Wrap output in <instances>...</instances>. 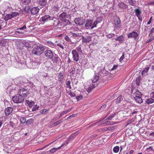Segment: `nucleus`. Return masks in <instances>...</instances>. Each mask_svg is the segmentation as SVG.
Wrapping results in <instances>:
<instances>
[{"mask_svg": "<svg viewBox=\"0 0 154 154\" xmlns=\"http://www.w3.org/2000/svg\"><path fill=\"white\" fill-rule=\"evenodd\" d=\"M149 67H146V68H144L143 69V70L142 72V75H146V74L147 73V72L149 70Z\"/></svg>", "mask_w": 154, "mask_h": 154, "instance_id": "nucleus-32", "label": "nucleus"}, {"mask_svg": "<svg viewBox=\"0 0 154 154\" xmlns=\"http://www.w3.org/2000/svg\"><path fill=\"white\" fill-rule=\"evenodd\" d=\"M47 75H48L47 74L45 73H42V75L40 76V77L41 78H42V77H47Z\"/></svg>", "mask_w": 154, "mask_h": 154, "instance_id": "nucleus-56", "label": "nucleus"}, {"mask_svg": "<svg viewBox=\"0 0 154 154\" xmlns=\"http://www.w3.org/2000/svg\"><path fill=\"white\" fill-rule=\"evenodd\" d=\"M82 95H79L76 97V99L78 101L81 99L82 98Z\"/></svg>", "mask_w": 154, "mask_h": 154, "instance_id": "nucleus-54", "label": "nucleus"}, {"mask_svg": "<svg viewBox=\"0 0 154 154\" xmlns=\"http://www.w3.org/2000/svg\"><path fill=\"white\" fill-rule=\"evenodd\" d=\"M150 96L151 98L154 100V92H152L150 94Z\"/></svg>", "mask_w": 154, "mask_h": 154, "instance_id": "nucleus-62", "label": "nucleus"}, {"mask_svg": "<svg viewBox=\"0 0 154 154\" xmlns=\"http://www.w3.org/2000/svg\"><path fill=\"white\" fill-rule=\"evenodd\" d=\"M134 99L138 103H141L143 102L142 99L139 96H135L134 98Z\"/></svg>", "mask_w": 154, "mask_h": 154, "instance_id": "nucleus-21", "label": "nucleus"}, {"mask_svg": "<svg viewBox=\"0 0 154 154\" xmlns=\"http://www.w3.org/2000/svg\"><path fill=\"white\" fill-rule=\"evenodd\" d=\"M114 25L116 28H119L121 27V20L119 17H116L115 19Z\"/></svg>", "mask_w": 154, "mask_h": 154, "instance_id": "nucleus-12", "label": "nucleus"}, {"mask_svg": "<svg viewBox=\"0 0 154 154\" xmlns=\"http://www.w3.org/2000/svg\"><path fill=\"white\" fill-rule=\"evenodd\" d=\"M71 82V81H70V80H66V88H67V89L66 90V91H67L68 89L69 90H70L72 88L71 85H70Z\"/></svg>", "mask_w": 154, "mask_h": 154, "instance_id": "nucleus-23", "label": "nucleus"}, {"mask_svg": "<svg viewBox=\"0 0 154 154\" xmlns=\"http://www.w3.org/2000/svg\"><path fill=\"white\" fill-rule=\"evenodd\" d=\"M12 18L11 14H7L5 16L4 19L5 21H8L9 20L11 19Z\"/></svg>", "mask_w": 154, "mask_h": 154, "instance_id": "nucleus-29", "label": "nucleus"}, {"mask_svg": "<svg viewBox=\"0 0 154 154\" xmlns=\"http://www.w3.org/2000/svg\"><path fill=\"white\" fill-rule=\"evenodd\" d=\"M102 20L101 17H99L94 22V26L92 27V28L96 27V25L98 23L101 22Z\"/></svg>", "mask_w": 154, "mask_h": 154, "instance_id": "nucleus-19", "label": "nucleus"}, {"mask_svg": "<svg viewBox=\"0 0 154 154\" xmlns=\"http://www.w3.org/2000/svg\"><path fill=\"white\" fill-rule=\"evenodd\" d=\"M69 140H67L65 142L60 146L58 147L57 148H54L50 150V152L51 153H53L55 152L58 149H59L61 147L63 146L64 145H66L68 143Z\"/></svg>", "mask_w": 154, "mask_h": 154, "instance_id": "nucleus-14", "label": "nucleus"}, {"mask_svg": "<svg viewBox=\"0 0 154 154\" xmlns=\"http://www.w3.org/2000/svg\"><path fill=\"white\" fill-rule=\"evenodd\" d=\"M135 11L136 15L138 17L139 20L141 21H142V18L140 14L141 12L138 9H136L135 10Z\"/></svg>", "mask_w": 154, "mask_h": 154, "instance_id": "nucleus-17", "label": "nucleus"}, {"mask_svg": "<svg viewBox=\"0 0 154 154\" xmlns=\"http://www.w3.org/2000/svg\"><path fill=\"white\" fill-rule=\"evenodd\" d=\"M140 78H137L136 79V83L137 84V85H138V84L140 82Z\"/></svg>", "mask_w": 154, "mask_h": 154, "instance_id": "nucleus-61", "label": "nucleus"}, {"mask_svg": "<svg viewBox=\"0 0 154 154\" xmlns=\"http://www.w3.org/2000/svg\"><path fill=\"white\" fill-rule=\"evenodd\" d=\"M67 18V15L65 12H63L60 14L59 16V18L60 20L62 21H64Z\"/></svg>", "mask_w": 154, "mask_h": 154, "instance_id": "nucleus-15", "label": "nucleus"}, {"mask_svg": "<svg viewBox=\"0 0 154 154\" xmlns=\"http://www.w3.org/2000/svg\"><path fill=\"white\" fill-rule=\"evenodd\" d=\"M71 111V109H69L66 110H65L62 112L60 114V116L59 117V118H60L63 115L66 114L68 112H69Z\"/></svg>", "mask_w": 154, "mask_h": 154, "instance_id": "nucleus-30", "label": "nucleus"}, {"mask_svg": "<svg viewBox=\"0 0 154 154\" xmlns=\"http://www.w3.org/2000/svg\"><path fill=\"white\" fill-rule=\"evenodd\" d=\"M16 84L19 87L18 93L23 95V97H26L29 94L27 90V87L29 86L31 84L29 82L27 79L24 77H19L15 79Z\"/></svg>", "mask_w": 154, "mask_h": 154, "instance_id": "nucleus-1", "label": "nucleus"}, {"mask_svg": "<svg viewBox=\"0 0 154 154\" xmlns=\"http://www.w3.org/2000/svg\"><path fill=\"white\" fill-rule=\"evenodd\" d=\"M62 122V120H60L59 121H58L55 122H54L53 124H52V125L54 126L55 125H57L60 124Z\"/></svg>", "mask_w": 154, "mask_h": 154, "instance_id": "nucleus-44", "label": "nucleus"}, {"mask_svg": "<svg viewBox=\"0 0 154 154\" xmlns=\"http://www.w3.org/2000/svg\"><path fill=\"white\" fill-rule=\"evenodd\" d=\"M39 107V106H38L37 105H35L34 107H33V108L32 109V111H35L36 109H38Z\"/></svg>", "mask_w": 154, "mask_h": 154, "instance_id": "nucleus-47", "label": "nucleus"}, {"mask_svg": "<svg viewBox=\"0 0 154 154\" xmlns=\"http://www.w3.org/2000/svg\"><path fill=\"white\" fill-rule=\"evenodd\" d=\"M39 9L38 7H34L32 8L30 10L31 13L33 15H35L38 12Z\"/></svg>", "mask_w": 154, "mask_h": 154, "instance_id": "nucleus-16", "label": "nucleus"}, {"mask_svg": "<svg viewBox=\"0 0 154 154\" xmlns=\"http://www.w3.org/2000/svg\"><path fill=\"white\" fill-rule=\"evenodd\" d=\"M57 46L59 47L60 48H62L63 50L64 49V47L63 45L60 43L57 44Z\"/></svg>", "mask_w": 154, "mask_h": 154, "instance_id": "nucleus-48", "label": "nucleus"}, {"mask_svg": "<svg viewBox=\"0 0 154 154\" xmlns=\"http://www.w3.org/2000/svg\"><path fill=\"white\" fill-rule=\"evenodd\" d=\"M44 48L42 46L35 45L33 48L32 50V53L35 55H40L43 53Z\"/></svg>", "mask_w": 154, "mask_h": 154, "instance_id": "nucleus-3", "label": "nucleus"}, {"mask_svg": "<svg viewBox=\"0 0 154 154\" xmlns=\"http://www.w3.org/2000/svg\"><path fill=\"white\" fill-rule=\"evenodd\" d=\"M74 22L78 25H83L85 23V20L83 19L79 18H75Z\"/></svg>", "mask_w": 154, "mask_h": 154, "instance_id": "nucleus-10", "label": "nucleus"}, {"mask_svg": "<svg viewBox=\"0 0 154 154\" xmlns=\"http://www.w3.org/2000/svg\"><path fill=\"white\" fill-rule=\"evenodd\" d=\"M63 73L62 72H60L58 76V80L59 81H61L63 79Z\"/></svg>", "mask_w": 154, "mask_h": 154, "instance_id": "nucleus-27", "label": "nucleus"}, {"mask_svg": "<svg viewBox=\"0 0 154 154\" xmlns=\"http://www.w3.org/2000/svg\"><path fill=\"white\" fill-rule=\"evenodd\" d=\"M128 3L131 6H134L135 5V3L133 0H128Z\"/></svg>", "mask_w": 154, "mask_h": 154, "instance_id": "nucleus-40", "label": "nucleus"}, {"mask_svg": "<svg viewBox=\"0 0 154 154\" xmlns=\"http://www.w3.org/2000/svg\"><path fill=\"white\" fill-rule=\"evenodd\" d=\"M31 0H21L22 3L24 5L28 4L31 2Z\"/></svg>", "mask_w": 154, "mask_h": 154, "instance_id": "nucleus-36", "label": "nucleus"}, {"mask_svg": "<svg viewBox=\"0 0 154 154\" xmlns=\"http://www.w3.org/2000/svg\"><path fill=\"white\" fill-rule=\"evenodd\" d=\"M33 120L32 119H30L29 120H28L27 121H26V123H29V124H31Z\"/></svg>", "mask_w": 154, "mask_h": 154, "instance_id": "nucleus-57", "label": "nucleus"}, {"mask_svg": "<svg viewBox=\"0 0 154 154\" xmlns=\"http://www.w3.org/2000/svg\"><path fill=\"white\" fill-rule=\"evenodd\" d=\"M115 35L113 33H110L109 34L106 35L107 37L108 38H111L113 37H114Z\"/></svg>", "mask_w": 154, "mask_h": 154, "instance_id": "nucleus-39", "label": "nucleus"}, {"mask_svg": "<svg viewBox=\"0 0 154 154\" xmlns=\"http://www.w3.org/2000/svg\"><path fill=\"white\" fill-rule=\"evenodd\" d=\"M11 15L12 17V18H14L16 17L17 16H18L20 14L17 12H12L11 14Z\"/></svg>", "mask_w": 154, "mask_h": 154, "instance_id": "nucleus-34", "label": "nucleus"}, {"mask_svg": "<svg viewBox=\"0 0 154 154\" xmlns=\"http://www.w3.org/2000/svg\"><path fill=\"white\" fill-rule=\"evenodd\" d=\"M20 121L22 124H24L26 122V119L24 117H21L20 119Z\"/></svg>", "mask_w": 154, "mask_h": 154, "instance_id": "nucleus-42", "label": "nucleus"}, {"mask_svg": "<svg viewBox=\"0 0 154 154\" xmlns=\"http://www.w3.org/2000/svg\"><path fill=\"white\" fill-rule=\"evenodd\" d=\"M115 40L119 41L120 43H122L124 40V38L122 35H121L116 38Z\"/></svg>", "mask_w": 154, "mask_h": 154, "instance_id": "nucleus-24", "label": "nucleus"}, {"mask_svg": "<svg viewBox=\"0 0 154 154\" xmlns=\"http://www.w3.org/2000/svg\"><path fill=\"white\" fill-rule=\"evenodd\" d=\"M13 109L11 107H8L5 109V113L6 116L10 115L13 111Z\"/></svg>", "mask_w": 154, "mask_h": 154, "instance_id": "nucleus-20", "label": "nucleus"}, {"mask_svg": "<svg viewBox=\"0 0 154 154\" xmlns=\"http://www.w3.org/2000/svg\"><path fill=\"white\" fill-rule=\"evenodd\" d=\"M45 55L49 59H51L54 56L53 52L51 50H46L45 51Z\"/></svg>", "mask_w": 154, "mask_h": 154, "instance_id": "nucleus-13", "label": "nucleus"}, {"mask_svg": "<svg viewBox=\"0 0 154 154\" xmlns=\"http://www.w3.org/2000/svg\"><path fill=\"white\" fill-rule=\"evenodd\" d=\"M1 11H2L5 13V12H9L12 9L10 4L7 2H4L1 5L0 8Z\"/></svg>", "mask_w": 154, "mask_h": 154, "instance_id": "nucleus-4", "label": "nucleus"}, {"mask_svg": "<svg viewBox=\"0 0 154 154\" xmlns=\"http://www.w3.org/2000/svg\"><path fill=\"white\" fill-rule=\"evenodd\" d=\"M65 39L68 42H71V39L69 38V37L67 35H65L64 37Z\"/></svg>", "mask_w": 154, "mask_h": 154, "instance_id": "nucleus-45", "label": "nucleus"}, {"mask_svg": "<svg viewBox=\"0 0 154 154\" xmlns=\"http://www.w3.org/2000/svg\"><path fill=\"white\" fill-rule=\"evenodd\" d=\"M128 38H133L134 40L136 39L138 37V35L137 33L135 31H133L127 35Z\"/></svg>", "mask_w": 154, "mask_h": 154, "instance_id": "nucleus-9", "label": "nucleus"}, {"mask_svg": "<svg viewBox=\"0 0 154 154\" xmlns=\"http://www.w3.org/2000/svg\"><path fill=\"white\" fill-rule=\"evenodd\" d=\"M39 63L35 61H31L27 64V67L29 68H35L37 67Z\"/></svg>", "mask_w": 154, "mask_h": 154, "instance_id": "nucleus-7", "label": "nucleus"}, {"mask_svg": "<svg viewBox=\"0 0 154 154\" xmlns=\"http://www.w3.org/2000/svg\"><path fill=\"white\" fill-rule=\"evenodd\" d=\"M38 4L42 6L45 5L47 2V0H39L38 1Z\"/></svg>", "mask_w": 154, "mask_h": 154, "instance_id": "nucleus-26", "label": "nucleus"}, {"mask_svg": "<svg viewBox=\"0 0 154 154\" xmlns=\"http://www.w3.org/2000/svg\"><path fill=\"white\" fill-rule=\"evenodd\" d=\"M53 58L52 61L54 63H56L58 61L59 59V57L57 56H55L54 57H53Z\"/></svg>", "mask_w": 154, "mask_h": 154, "instance_id": "nucleus-33", "label": "nucleus"}, {"mask_svg": "<svg viewBox=\"0 0 154 154\" xmlns=\"http://www.w3.org/2000/svg\"><path fill=\"white\" fill-rule=\"evenodd\" d=\"M91 40V37L90 36H88L86 37H85L83 36H82V42L84 43H88Z\"/></svg>", "mask_w": 154, "mask_h": 154, "instance_id": "nucleus-18", "label": "nucleus"}, {"mask_svg": "<svg viewBox=\"0 0 154 154\" xmlns=\"http://www.w3.org/2000/svg\"><path fill=\"white\" fill-rule=\"evenodd\" d=\"M94 23H93V21L91 20H88L86 21L85 26L87 29H89L90 28L92 29V27L94 26Z\"/></svg>", "mask_w": 154, "mask_h": 154, "instance_id": "nucleus-11", "label": "nucleus"}, {"mask_svg": "<svg viewBox=\"0 0 154 154\" xmlns=\"http://www.w3.org/2000/svg\"><path fill=\"white\" fill-rule=\"evenodd\" d=\"M99 75L98 74L94 75L92 79V83L90 85L91 86H89L88 87L87 86L85 87V88L88 92H90L94 87L97 85L96 84H94L93 83L96 82L99 79Z\"/></svg>", "mask_w": 154, "mask_h": 154, "instance_id": "nucleus-2", "label": "nucleus"}, {"mask_svg": "<svg viewBox=\"0 0 154 154\" xmlns=\"http://www.w3.org/2000/svg\"><path fill=\"white\" fill-rule=\"evenodd\" d=\"M54 18L55 17L54 16L45 15L41 17L40 19L43 22H47L50 20H53Z\"/></svg>", "mask_w": 154, "mask_h": 154, "instance_id": "nucleus-8", "label": "nucleus"}, {"mask_svg": "<svg viewBox=\"0 0 154 154\" xmlns=\"http://www.w3.org/2000/svg\"><path fill=\"white\" fill-rule=\"evenodd\" d=\"M119 150V147L118 146H116L114 147L113 149V151L115 153H117Z\"/></svg>", "mask_w": 154, "mask_h": 154, "instance_id": "nucleus-35", "label": "nucleus"}, {"mask_svg": "<svg viewBox=\"0 0 154 154\" xmlns=\"http://www.w3.org/2000/svg\"><path fill=\"white\" fill-rule=\"evenodd\" d=\"M66 92L67 93H68V94L70 95L72 97H75L76 96V94L73 92L71 91H66Z\"/></svg>", "mask_w": 154, "mask_h": 154, "instance_id": "nucleus-37", "label": "nucleus"}, {"mask_svg": "<svg viewBox=\"0 0 154 154\" xmlns=\"http://www.w3.org/2000/svg\"><path fill=\"white\" fill-rule=\"evenodd\" d=\"M118 6L120 8L123 9H126L127 8L126 5L123 2H120L118 5Z\"/></svg>", "mask_w": 154, "mask_h": 154, "instance_id": "nucleus-22", "label": "nucleus"}, {"mask_svg": "<svg viewBox=\"0 0 154 154\" xmlns=\"http://www.w3.org/2000/svg\"><path fill=\"white\" fill-rule=\"evenodd\" d=\"M133 122V121L132 120H131L128 121L127 122V124L126 125V126H127L129 125H130L131 123Z\"/></svg>", "mask_w": 154, "mask_h": 154, "instance_id": "nucleus-58", "label": "nucleus"}, {"mask_svg": "<svg viewBox=\"0 0 154 154\" xmlns=\"http://www.w3.org/2000/svg\"><path fill=\"white\" fill-rule=\"evenodd\" d=\"M48 45L50 47L53 48L54 46V44L51 42H48Z\"/></svg>", "mask_w": 154, "mask_h": 154, "instance_id": "nucleus-46", "label": "nucleus"}, {"mask_svg": "<svg viewBox=\"0 0 154 154\" xmlns=\"http://www.w3.org/2000/svg\"><path fill=\"white\" fill-rule=\"evenodd\" d=\"M64 21L66 23L67 25H72V23L69 21V20L66 19V20H65Z\"/></svg>", "mask_w": 154, "mask_h": 154, "instance_id": "nucleus-53", "label": "nucleus"}, {"mask_svg": "<svg viewBox=\"0 0 154 154\" xmlns=\"http://www.w3.org/2000/svg\"><path fill=\"white\" fill-rule=\"evenodd\" d=\"M77 36L78 35L77 34L75 33H72L71 37H72L74 38H75L77 37Z\"/></svg>", "mask_w": 154, "mask_h": 154, "instance_id": "nucleus-55", "label": "nucleus"}, {"mask_svg": "<svg viewBox=\"0 0 154 154\" xmlns=\"http://www.w3.org/2000/svg\"><path fill=\"white\" fill-rule=\"evenodd\" d=\"M115 115V114H111L108 118V119L109 120H111L112 118L114 117Z\"/></svg>", "mask_w": 154, "mask_h": 154, "instance_id": "nucleus-49", "label": "nucleus"}, {"mask_svg": "<svg viewBox=\"0 0 154 154\" xmlns=\"http://www.w3.org/2000/svg\"><path fill=\"white\" fill-rule=\"evenodd\" d=\"M106 104H104L100 108V110L101 111L103 109H104L106 108Z\"/></svg>", "mask_w": 154, "mask_h": 154, "instance_id": "nucleus-59", "label": "nucleus"}, {"mask_svg": "<svg viewBox=\"0 0 154 154\" xmlns=\"http://www.w3.org/2000/svg\"><path fill=\"white\" fill-rule=\"evenodd\" d=\"M26 103L28 105L29 107H31L32 106L35 104L34 102L32 101H30L29 100H26Z\"/></svg>", "mask_w": 154, "mask_h": 154, "instance_id": "nucleus-28", "label": "nucleus"}, {"mask_svg": "<svg viewBox=\"0 0 154 154\" xmlns=\"http://www.w3.org/2000/svg\"><path fill=\"white\" fill-rule=\"evenodd\" d=\"M154 100L152 98L146 100V102L148 104H151L153 103Z\"/></svg>", "mask_w": 154, "mask_h": 154, "instance_id": "nucleus-31", "label": "nucleus"}, {"mask_svg": "<svg viewBox=\"0 0 154 154\" xmlns=\"http://www.w3.org/2000/svg\"><path fill=\"white\" fill-rule=\"evenodd\" d=\"M152 19V17H151L150 18L148 21L147 23V24L148 25H149L151 23V20Z\"/></svg>", "mask_w": 154, "mask_h": 154, "instance_id": "nucleus-63", "label": "nucleus"}, {"mask_svg": "<svg viewBox=\"0 0 154 154\" xmlns=\"http://www.w3.org/2000/svg\"><path fill=\"white\" fill-rule=\"evenodd\" d=\"M13 101L15 103H20L23 102L24 100V98L21 94H17L12 98Z\"/></svg>", "mask_w": 154, "mask_h": 154, "instance_id": "nucleus-5", "label": "nucleus"}, {"mask_svg": "<svg viewBox=\"0 0 154 154\" xmlns=\"http://www.w3.org/2000/svg\"><path fill=\"white\" fill-rule=\"evenodd\" d=\"M154 38V37H153L151 38L150 39H148L146 41V43H148L151 42L153 40Z\"/></svg>", "mask_w": 154, "mask_h": 154, "instance_id": "nucleus-51", "label": "nucleus"}, {"mask_svg": "<svg viewBox=\"0 0 154 154\" xmlns=\"http://www.w3.org/2000/svg\"><path fill=\"white\" fill-rule=\"evenodd\" d=\"M48 111L47 109H44L40 110V113L42 114H45L47 111Z\"/></svg>", "mask_w": 154, "mask_h": 154, "instance_id": "nucleus-41", "label": "nucleus"}, {"mask_svg": "<svg viewBox=\"0 0 154 154\" xmlns=\"http://www.w3.org/2000/svg\"><path fill=\"white\" fill-rule=\"evenodd\" d=\"M149 5H153L154 4V0L148 3Z\"/></svg>", "mask_w": 154, "mask_h": 154, "instance_id": "nucleus-64", "label": "nucleus"}, {"mask_svg": "<svg viewBox=\"0 0 154 154\" xmlns=\"http://www.w3.org/2000/svg\"><path fill=\"white\" fill-rule=\"evenodd\" d=\"M71 29L74 31H77L79 29L77 27H72Z\"/></svg>", "mask_w": 154, "mask_h": 154, "instance_id": "nucleus-52", "label": "nucleus"}, {"mask_svg": "<svg viewBox=\"0 0 154 154\" xmlns=\"http://www.w3.org/2000/svg\"><path fill=\"white\" fill-rule=\"evenodd\" d=\"M109 124H110V122L109 121H108L106 119L105 120V121H103L101 122V125H103V126L105 125H106Z\"/></svg>", "mask_w": 154, "mask_h": 154, "instance_id": "nucleus-38", "label": "nucleus"}, {"mask_svg": "<svg viewBox=\"0 0 154 154\" xmlns=\"http://www.w3.org/2000/svg\"><path fill=\"white\" fill-rule=\"evenodd\" d=\"M132 94L134 95L135 96H139L141 94V93L138 90L134 89L133 90Z\"/></svg>", "mask_w": 154, "mask_h": 154, "instance_id": "nucleus-25", "label": "nucleus"}, {"mask_svg": "<svg viewBox=\"0 0 154 154\" xmlns=\"http://www.w3.org/2000/svg\"><path fill=\"white\" fill-rule=\"evenodd\" d=\"M124 54H123L122 56L120 57V59H119V61L120 62H121L124 59Z\"/></svg>", "mask_w": 154, "mask_h": 154, "instance_id": "nucleus-60", "label": "nucleus"}, {"mask_svg": "<svg viewBox=\"0 0 154 154\" xmlns=\"http://www.w3.org/2000/svg\"><path fill=\"white\" fill-rule=\"evenodd\" d=\"M71 53L74 61L76 62H78L79 60V58L78 52L75 50H73Z\"/></svg>", "mask_w": 154, "mask_h": 154, "instance_id": "nucleus-6", "label": "nucleus"}, {"mask_svg": "<svg viewBox=\"0 0 154 154\" xmlns=\"http://www.w3.org/2000/svg\"><path fill=\"white\" fill-rule=\"evenodd\" d=\"M26 29V25H23V27H22L21 28L17 29V30H23V29Z\"/></svg>", "mask_w": 154, "mask_h": 154, "instance_id": "nucleus-50", "label": "nucleus"}, {"mask_svg": "<svg viewBox=\"0 0 154 154\" xmlns=\"http://www.w3.org/2000/svg\"><path fill=\"white\" fill-rule=\"evenodd\" d=\"M122 97V95H120L118 97L116 101V103H118L121 100Z\"/></svg>", "mask_w": 154, "mask_h": 154, "instance_id": "nucleus-43", "label": "nucleus"}]
</instances>
